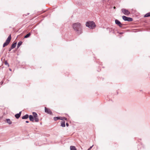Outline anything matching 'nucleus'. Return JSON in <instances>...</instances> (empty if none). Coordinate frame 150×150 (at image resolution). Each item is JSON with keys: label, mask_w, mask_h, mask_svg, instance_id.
<instances>
[{"label": "nucleus", "mask_w": 150, "mask_h": 150, "mask_svg": "<svg viewBox=\"0 0 150 150\" xmlns=\"http://www.w3.org/2000/svg\"><path fill=\"white\" fill-rule=\"evenodd\" d=\"M29 117V115L28 114H26L25 115L23 116L22 117V118L23 119H27Z\"/></svg>", "instance_id": "11"}, {"label": "nucleus", "mask_w": 150, "mask_h": 150, "mask_svg": "<svg viewBox=\"0 0 150 150\" xmlns=\"http://www.w3.org/2000/svg\"><path fill=\"white\" fill-rule=\"evenodd\" d=\"M86 27L92 29L94 28L96 26L95 23L93 21L86 22Z\"/></svg>", "instance_id": "2"}, {"label": "nucleus", "mask_w": 150, "mask_h": 150, "mask_svg": "<svg viewBox=\"0 0 150 150\" xmlns=\"http://www.w3.org/2000/svg\"><path fill=\"white\" fill-rule=\"evenodd\" d=\"M66 126H67V127H68V126H69V123H68L67 122V123H66Z\"/></svg>", "instance_id": "26"}, {"label": "nucleus", "mask_w": 150, "mask_h": 150, "mask_svg": "<svg viewBox=\"0 0 150 150\" xmlns=\"http://www.w3.org/2000/svg\"><path fill=\"white\" fill-rule=\"evenodd\" d=\"M70 150H77L76 148L74 146H70Z\"/></svg>", "instance_id": "16"}, {"label": "nucleus", "mask_w": 150, "mask_h": 150, "mask_svg": "<svg viewBox=\"0 0 150 150\" xmlns=\"http://www.w3.org/2000/svg\"><path fill=\"white\" fill-rule=\"evenodd\" d=\"M72 26L78 35H80L82 33V27L80 23H75L73 24Z\"/></svg>", "instance_id": "1"}, {"label": "nucleus", "mask_w": 150, "mask_h": 150, "mask_svg": "<svg viewBox=\"0 0 150 150\" xmlns=\"http://www.w3.org/2000/svg\"><path fill=\"white\" fill-rule=\"evenodd\" d=\"M93 145L92 146H91L87 150H91L92 148V147Z\"/></svg>", "instance_id": "23"}, {"label": "nucleus", "mask_w": 150, "mask_h": 150, "mask_svg": "<svg viewBox=\"0 0 150 150\" xmlns=\"http://www.w3.org/2000/svg\"><path fill=\"white\" fill-rule=\"evenodd\" d=\"M61 120H67V118L64 117H62V118H61Z\"/></svg>", "instance_id": "22"}, {"label": "nucleus", "mask_w": 150, "mask_h": 150, "mask_svg": "<svg viewBox=\"0 0 150 150\" xmlns=\"http://www.w3.org/2000/svg\"><path fill=\"white\" fill-rule=\"evenodd\" d=\"M9 70L10 71H11V69H9Z\"/></svg>", "instance_id": "30"}, {"label": "nucleus", "mask_w": 150, "mask_h": 150, "mask_svg": "<svg viewBox=\"0 0 150 150\" xmlns=\"http://www.w3.org/2000/svg\"><path fill=\"white\" fill-rule=\"evenodd\" d=\"M30 120V121H33L34 120V118L33 116L32 115H30L29 116Z\"/></svg>", "instance_id": "9"}, {"label": "nucleus", "mask_w": 150, "mask_h": 150, "mask_svg": "<svg viewBox=\"0 0 150 150\" xmlns=\"http://www.w3.org/2000/svg\"><path fill=\"white\" fill-rule=\"evenodd\" d=\"M33 116L34 117V118H35V117H38V115L37 113L35 112H33L32 113Z\"/></svg>", "instance_id": "17"}, {"label": "nucleus", "mask_w": 150, "mask_h": 150, "mask_svg": "<svg viewBox=\"0 0 150 150\" xmlns=\"http://www.w3.org/2000/svg\"><path fill=\"white\" fill-rule=\"evenodd\" d=\"M30 35H31L30 33H28V34H26L24 36V38H28L29 37V36H30Z\"/></svg>", "instance_id": "18"}, {"label": "nucleus", "mask_w": 150, "mask_h": 150, "mask_svg": "<svg viewBox=\"0 0 150 150\" xmlns=\"http://www.w3.org/2000/svg\"><path fill=\"white\" fill-rule=\"evenodd\" d=\"M123 33L122 32H120V33H119V34L120 35L122 34Z\"/></svg>", "instance_id": "27"}, {"label": "nucleus", "mask_w": 150, "mask_h": 150, "mask_svg": "<svg viewBox=\"0 0 150 150\" xmlns=\"http://www.w3.org/2000/svg\"><path fill=\"white\" fill-rule=\"evenodd\" d=\"M121 11L124 15H128L130 14L129 11L126 9L122 8L121 9Z\"/></svg>", "instance_id": "5"}, {"label": "nucleus", "mask_w": 150, "mask_h": 150, "mask_svg": "<svg viewBox=\"0 0 150 150\" xmlns=\"http://www.w3.org/2000/svg\"><path fill=\"white\" fill-rule=\"evenodd\" d=\"M34 120H35V121L36 122H38L39 120V119L38 118V117L34 118Z\"/></svg>", "instance_id": "20"}, {"label": "nucleus", "mask_w": 150, "mask_h": 150, "mask_svg": "<svg viewBox=\"0 0 150 150\" xmlns=\"http://www.w3.org/2000/svg\"><path fill=\"white\" fill-rule=\"evenodd\" d=\"M25 122H26V123H28L29 122V121H25Z\"/></svg>", "instance_id": "28"}, {"label": "nucleus", "mask_w": 150, "mask_h": 150, "mask_svg": "<svg viewBox=\"0 0 150 150\" xmlns=\"http://www.w3.org/2000/svg\"><path fill=\"white\" fill-rule=\"evenodd\" d=\"M61 118H62V117H54V120L55 121H56L58 120H61Z\"/></svg>", "instance_id": "12"}, {"label": "nucleus", "mask_w": 150, "mask_h": 150, "mask_svg": "<svg viewBox=\"0 0 150 150\" xmlns=\"http://www.w3.org/2000/svg\"><path fill=\"white\" fill-rule=\"evenodd\" d=\"M113 8H114V9H115L116 8V7L115 6H114L113 7Z\"/></svg>", "instance_id": "29"}, {"label": "nucleus", "mask_w": 150, "mask_h": 150, "mask_svg": "<svg viewBox=\"0 0 150 150\" xmlns=\"http://www.w3.org/2000/svg\"><path fill=\"white\" fill-rule=\"evenodd\" d=\"M122 18L125 21H133L132 18L130 17H127L125 16H122Z\"/></svg>", "instance_id": "4"}, {"label": "nucleus", "mask_w": 150, "mask_h": 150, "mask_svg": "<svg viewBox=\"0 0 150 150\" xmlns=\"http://www.w3.org/2000/svg\"><path fill=\"white\" fill-rule=\"evenodd\" d=\"M7 123L9 125H11L12 124V122L11 121L10 119H7L6 120Z\"/></svg>", "instance_id": "13"}, {"label": "nucleus", "mask_w": 150, "mask_h": 150, "mask_svg": "<svg viewBox=\"0 0 150 150\" xmlns=\"http://www.w3.org/2000/svg\"><path fill=\"white\" fill-rule=\"evenodd\" d=\"M4 64H5V65H6L8 67L9 66V64L7 62L6 60L5 61Z\"/></svg>", "instance_id": "21"}, {"label": "nucleus", "mask_w": 150, "mask_h": 150, "mask_svg": "<svg viewBox=\"0 0 150 150\" xmlns=\"http://www.w3.org/2000/svg\"><path fill=\"white\" fill-rule=\"evenodd\" d=\"M115 24L118 25L120 28L122 27L123 25L117 19L115 20Z\"/></svg>", "instance_id": "7"}, {"label": "nucleus", "mask_w": 150, "mask_h": 150, "mask_svg": "<svg viewBox=\"0 0 150 150\" xmlns=\"http://www.w3.org/2000/svg\"><path fill=\"white\" fill-rule=\"evenodd\" d=\"M4 82L1 81L0 82V84L2 85L3 83Z\"/></svg>", "instance_id": "25"}, {"label": "nucleus", "mask_w": 150, "mask_h": 150, "mask_svg": "<svg viewBox=\"0 0 150 150\" xmlns=\"http://www.w3.org/2000/svg\"><path fill=\"white\" fill-rule=\"evenodd\" d=\"M11 40V35H10L7 38V39L6 40L5 42L4 43L3 45V47H4L8 45L9 43H10Z\"/></svg>", "instance_id": "3"}, {"label": "nucleus", "mask_w": 150, "mask_h": 150, "mask_svg": "<svg viewBox=\"0 0 150 150\" xmlns=\"http://www.w3.org/2000/svg\"><path fill=\"white\" fill-rule=\"evenodd\" d=\"M45 112L46 113L50 115H52V112L50 109L48 108H47L46 107L45 108Z\"/></svg>", "instance_id": "6"}, {"label": "nucleus", "mask_w": 150, "mask_h": 150, "mask_svg": "<svg viewBox=\"0 0 150 150\" xmlns=\"http://www.w3.org/2000/svg\"><path fill=\"white\" fill-rule=\"evenodd\" d=\"M150 16V14L149 13V12L147 13H146L145 15H144V17H148Z\"/></svg>", "instance_id": "19"}, {"label": "nucleus", "mask_w": 150, "mask_h": 150, "mask_svg": "<svg viewBox=\"0 0 150 150\" xmlns=\"http://www.w3.org/2000/svg\"><path fill=\"white\" fill-rule=\"evenodd\" d=\"M22 113V111H20L18 113H17L15 115V117L17 119H18L20 117Z\"/></svg>", "instance_id": "8"}, {"label": "nucleus", "mask_w": 150, "mask_h": 150, "mask_svg": "<svg viewBox=\"0 0 150 150\" xmlns=\"http://www.w3.org/2000/svg\"><path fill=\"white\" fill-rule=\"evenodd\" d=\"M12 49H13V48H12V47H10L9 49V51H10Z\"/></svg>", "instance_id": "24"}, {"label": "nucleus", "mask_w": 150, "mask_h": 150, "mask_svg": "<svg viewBox=\"0 0 150 150\" xmlns=\"http://www.w3.org/2000/svg\"><path fill=\"white\" fill-rule=\"evenodd\" d=\"M22 42L21 41H19L17 45V48H19V47H20V46L22 44Z\"/></svg>", "instance_id": "15"}, {"label": "nucleus", "mask_w": 150, "mask_h": 150, "mask_svg": "<svg viewBox=\"0 0 150 150\" xmlns=\"http://www.w3.org/2000/svg\"><path fill=\"white\" fill-rule=\"evenodd\" d=\"M61 126L62 127L65 126V122L64 120H62L61 122Z\"/></svg>", "instance_id": "10"}, {"label": "nucleus", "mask_w": 150, "mask_h": 150, "mask_svg": "<svg viewBox=\"0 0 150 150\" xmlns=\"http://www.w3.org/2000/svg\"><path fill=\"white\" fill-rule=\"evenodd\" d=\"M17 44V42H16L14 43H13L11 45V47H12V48H14L16 46Z\"/></svg>", "instance_id": "14"}]
</instances>
